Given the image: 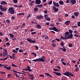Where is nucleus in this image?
Returning a JSON list of instances; mask_svg holds the SVG:
<instances>
[{"label":"nucleus","instance_id":"nucleus-1","mask_svg":"<svg viewBox=\"0 0 80 80\" xmlns=\"http://www.w3.org/2000/svg\"><path fill=\"white\" fill-rule=\"evenodd\" d=\"M46 58L44 56H43L41 58H38L32 60L33 62H45V59Z\"/></svg>","mask_w":80,"mask_h":80},{"label":"nucleus","instance_id":"nucleus-2","mask_svg":"<svg viewBox=\"0 0 80 80\" xmlns=\"http://www.w3.org/2000/svg\"><path fill=\"white\" fill-rule=\"evenodd\" d=\"M64 75H66L68 77H69L70 78H71L70 76H71V77H73V74L68 72H66V73H64Z\"/></svg>","mask_w":80,"mask_h":80},{"label":"nucleus","instance_id":"nucleus-3","mask_svg":"<svg viewBox=\"0 0 80 80\" xmlns=\"http://www.w3.org/2000/svg\"><path fill=\"white\" fill-rule=\"evenodd\" d=\"M8 11L10 12V13L13 15L15 13V10L13 9L12 7H11L8 9Z\"/></svg>","mask_w":80,"mask_h":80},{"label":"nucleus","instance_id":"nucleus-4","mask_svg":"<svg viewBox=\"0 0 80 80\" xmlns=\"http://www.w3.org/2000/svg\"><path fill=\"white\" fill-rule=\"evenodd\" d=\"M26 40H27V41H28L29 43H34L36 42L35 40H32V38H27Z\"/></svg>","mask_w":80,"mask_h":80},{"label":"nucleus","instance_id":"nucleus-5","mask_svg":"<svg viewBox=\"0 0 80 80\" xmlns=\"http://www.w3.org/2000/svg\"><path fill=\"white\" fill-rule=\"evenodd\" d=\"M48 29L49 30H52L56 32H59V30H58V29L57 28L55 27H54L52 28L51 27L49 28Z\"/></svg>","mask_w":80,"mask_h":80},{"label":"nucleus","instance_id":"nucleus-6","mask_svg":"<svg viewBox=\"0 0 80 80\" xmlns=\"http://www.w3.org/2000/svg\"><path fill=\"white\" fill-rule=\"evenodd\" d=\"M53 4L54 7H60V4L58 3H56L55 2H53Z\"/></svg>","mask_w":80,"mask_h":80},{"label":"nucleus","instance_id":"nucleus-7","mask_svg":"<svg viewBox=\"0 0 80 80\" xmlns=\"http://www.w3.org/2000/svg\"><path fill=\"white\" fill-rule=\"evenodd\" d=\"M43 18V16L42 15H38L37 16V19H38V20H41V19H42Z\"/></svg>","mask_w":80,"mask_h":80},{"label":"nucleus","instance_id":"nucleus-8","mask_svg":"<svg viewBox=\"0 0 80 80\" xmlns=\"http://www.w3.org/2000/svg\"><path fill=\"white\" fill-rule=\"evenodd\" d=\"M52 8L53 10H54L55 12H57L58 11V9L57 8H56V7L54 6H52Z\"/></svg>","mask_w":80,"mask_h":80},{"label":"nucleus","instance_id":"nucleus-9","mask_svg":"<svg viewBox=\"0 0 80 80\" xmlns=\"http://www.w3.org/2000/svg\"><path fill=\"white\" fill-rule=\"evenodd\" d=\"M70 2L72 5H75L76 3V0H70Z\"/></svg>","mask_w":80,"mask_h":80},{"label":"nucleus","instance_id":"nucleus-10","mask_svg":"<svg viewBox=\"0 0 80 80\" xmlns=\"http://www.w3.org/2000/svg\"><path fill=\"white\" fill-rule=\"evenodd\" d=\"M35 3L37 5H39L41 3V1L40 0H36L35 1Z\"/></svg>","mask_w":80,"mask_h":80},{"label":"nucleus","instance_id":"nucleus-11","mask_svg":"<svg viewBox=\"0 0 80 80\" xmlns=\"http://www.w3.org/2000/svg\"><path fill=\"white\" fill-rule=\"evenodd\" d=\"M28 76L29 77H30V78L31 80H33L34 79V77H33V75L32 74V75H30L29 74H28Z\"/></svg>","mask_w":80,"mask_h":80},{"label":"nucleus","instance_id":"nucleus-12","mask_svg":"<svg viewBox=\"0 0 80 80\" xmlns=\"http://www.w3.org/2000/svg\"><path fill=\"white\" fill-rule=\"evenodd\" d=\"M1 5H7V3L5 1H2L0 2Z\"/></svg>","mask_w":80,"mask_h":80},{"label":"nucleus","instance_id":"nucleus-13","mask_svg":"<svg viewBox=\"0 0 80 80\" xmlns=\"http://www.w3.org/2000/svg\"><path fill=\"white\" fill-rule=\"evenodd\" d=\"M68 38H72L73 37V35L72 34H71L70 35H68Z\"/></svg>","mask_w":80,"mask_h":80},{"label":"nucleus","instance_id":"nucleus-14","mask_svg":"<svg viewBox=\"0 0 80 80\" xmlns=\"http://www.w3.org/2000/svg\"><path fill=\"white\" fill-rule=\"evenodd\" d=\"M53 73H55V74H56V75H57V76H60V75H62V74L57 72H53Z\"/></svg>","mask_w":80,"mask_h":80},{"label":"nucleus","instance_id":"nucleus-15","mask_svg":"<svg viewBox=\"0 0 80 80\" xmlns=\"http://www.w3.org/2000/svg\"><path fill=\"white\" fill-rule=\"evenodd\" d=\"M60 50H62V51L64 52H66V50L65 49V47H63L62 48H60Z\"/></svg>","mask_w":80,"mask_h":80},{"label":"nucleus","instance_id":"nucleus-16","mask_svg":"<svg viewBox=\"0 0 80 80\" xmlns=\"http://www.w3.org/2000/svg\"><path fill=\"white\" fill-rule=\"evenodd\" d=\"M7 8H3L2 10H1V12H5L7 11Z\"/></svg>","mask_w":80,"mask_h":80},{"label":"nucleus","instance_id":"nucleus-17","mask_svg":"<svg viewBox=\"0 0 80 80\" xmlns=\"http://www.w3.org/2000/svg\"><path fill=\"white\" fill-rule=\"evenodd\" d=\"M74 14L76 17H78V16L79 15V13L78 12H75Z\"/></svg>","mask_w":80,"mask_h":80},{"label":"nucleus","instance_id":"nucleus-18","mask_svg":"<svg viewBox=\"0 0 80 80\" xmlns=\"http://www.w3.org/2000/svg\"><path fill=\"white\" fill-rule=\"evenodd\" d=\"M70 21H67L65 22H64V23H65V24H66L67 25H68L70 24Z\"/></svg>","mask_w":80,"mask_h":80},{"label":"nucleus","instance_id":"nucleus-19","mask_svg":"<svg viewBox=\"0 0 80 80\" xmlns=\"http://www.w3.org/2000/svg\"><path fill=\"white\" fill-rule=\"evenodd\" d=\"M9 35L10 36V37L12 38H13L14 37V35L12 34V33H9Z\"/></svg>","mask_w":80,"mask_h":80},{"label":"nucleus","instance_id":"nucleus-20","mask_svg":"<svg viewBox=\"0 0 80 80\" xmlns=\"http://www.w3.org/2000/svg\"><path fill=\"white\" fill-rule=\"evenodd\" d=\"M64 3V2H63V1H60L59 2V4L60 5H63V3Z\"/></svg>","mask_w":80,"mask_h":80},{"label":"nucleus","instance_id":"nucleus-21","mask_svg":"<svg viewBox=\"0 0 80 80\" xmlns=\"http://www.w3.org/2000/svg\"><path fill=\"white\" fill-rule=\"evenodd\" d=\"M36 27L37 28H41V26L39 24H37Z\"/></svg>","mask_w":80,"mask_h":80},{"label":"nucleus","instance_id":"nucleus-22","mask_svg":"<svg viewBox=\"0 0 80 80\" xmlns=\"http://www.w3.org/2000/svg\"><path fill=\"white\" fill-rule=\"evenodd\" d=\"M24 13H19L18 14V16H20V15H24Z\"/></svg>","mask_w":80,"mask_h":80},{"label":"nucleus","instance_id":"nucleus-23","mask_svg":"<svg viewBox=\"0 0 80 80\" xmlns=\"http://www.w3.org/2000/svg\"><path fill=\"white\" fill-rule=\"evenodd\" d=\"M6 22L7 23H10V21L9 19H7L6 20Z\"/></svg>","mask_w":80,"mask_h":80},{"label":"nucleus","instance_id":"nucleus-24","mask_svg":"<svg viewBox=\"0 0 80 80\" xmlns=\"http://www.w3.org/2000/svg\"><path fill=\"white\" fill-rule=\"evenodd\" d=\"M45 75H47V76H49V77H52V76L50 75L48 73H45Z\"/></svg>","mask_w":80,"mask_h":80},{"label":"nucleus","instance_id":"nucleus-25","mask_svg":"<svg viewBox=\"0 0 80 80\" xmlns=\"http://www.w3.org/2000/svg\"><path fill=\"white\" fill-rule=\"evenodd\" d=\"M37 7H39V8H41V7H43V5H37Z\"/></svg>","mask_w":80,"mask_h":80},{"label":"nucleus","instance_id":"nucleus-26","mask_svg":"<svg viewBox=\"0 0 80 80\" xmlns=\"http://www.w3.org/2000/svg\"><path fill=\"white\" fill-rule=\"evenodd\" d=\"M15 54H13L12 55V58L13 59H15Z\"/></svg>","mask_w":80,"mask_h":80},{"label":"nucleus","instance_id":"nucleus-27","mask_svg":"<svg viewBox=\"0 0 80 80\" xmlns=\"http://www.w3.org/2000/svg\"><path fill=\"white\" fill-rule=\"evenodd\" d=\"M69 32L70 33L72 34V33H73V30L69 29Z\"/></svg>","mask_w":80,"mask_h":80},{"label":"nucleus","instance_id":"nucleus-28","mask_svg":"<svg viewBox=\"0 0 80 80\" xmlns=\"http://www.w3.org/2000/svg\"><path fill=\"white\" fill-rule=\"evenodd\" d=\"M34 11H38V9L37 8H34Z\"/></svg>","mask_w":80,"mask_h":80},{"label":"nucleus","instance_id":"nucleus-29","mask_svg":"<svg viewBox=\"0 0 80 80\" xmlns=\"http://www.w3.org/2000/svg\"><path fill=\"white\" fill-rule=\"evenodd\" d=\"M13 2L14 3H17L18 2V0H13Z\"/></svg>","mask_w":80,"mask_h":80},{"label":"nucleus","instance_id":"nucleus-30","mask_svg":"<svg viewBox=\"0 0 80 80\" xmlns=\"http://www.w3.org/2000/svg\"><path fill=\"white\" fill-rule=\"evenodd\" d=\"M53 70H54V71H55V72H57V71H58V72H60V70L57 69H53Z\"/></svg>","mask_w":80,"mask_h":80},{"label":"nucleus","instance_id":"nucleus-31","mask_svg":"<svg viewBox=\"0 0 80 80\" xmlns=\"http://www.w3.org/2000/svg\"><path fill=\"white\" fill-rule=\"evenodd\" d=\"M64 38L65 40H66V39H67V38H68V36H67V35H65Z\"/></svg>","mask_w":80,"mask_h":80},{"label":"nucleus","instance_id":"nucleus-32","mask_svg":"<svg viewBox=\"0 0 80 80\" xmlns=\"http://www.w3.org/2000/svg\"><path fill=\"white\" fill-rule=\"evenodd\" d=\"M3 6H2V5H0V10H2V9H3Z\"/></svg>","mask_w":80,"mask_h":80},{"label":"nucleus","instance_id":"nucleus-33","mask_svg":"<svg viewBox=\"0 0 80 80\" xmlns=\"http://www.w3.org/2000/svg\"><path fill=\"white\" fill-rule=\"evenodd\" d=\"M31 54H32V55H34V57H37V54L35 53H32Z\"/></svg>","mask_w":80,"mask_h":80},{"label":"nucleus","instance_id":"nucleus-34","mask_svg":"<svg viewBox=\"0 0 80 80\" xmlns=\"http://www.w3.org/2000/svg\"><path fill=\"white\" fill-rule=\"evenodd\" d=\"M74 33H77V34H79L78 32H77V31H74Z\"/></svg>","mask_w":80,"mask_h":80},{"label":"nucleus","instance_id":"nucleus-35","mask_svg":"<svg viewBox=\"0 0 80 80\" xmlns=\"http://www.w3.org/2000/svg\"><path fill=\"white\" fill-rule=\"evenodd\" d=\"M72 46L73 45H72V43H70L68 45V46L69 47H72Z\"/></svg>","mask_w":80,"mask_h":80},{"label":"nucleus","instance_id":"nucleus-36","mask_svg":"<svg viewBox=\"0 0 80 80\" xmlns=\"http://www.w3.org/2000/svg\"><path fill=\"white\" fill-rule=\"evenodd\" d=\"M65 34L66 35H69V32H66L65 33Z\"/></svg>","mask_w":80,"mask_h":80},{"label":"nucleus","instance_id":"nucleus-37","mask_svg":"<svg viewBox=\"0 0 80 80\" xmlns=\"http://www.w3.org/2000/svg\"><path fill=\"white\" fill-rule=\"evenodd\" d=\"M12 52L14 53H17L18 52L15 50V49H13V50H12Z\"/></svg>","mask_w":80,"mask_h":80},{"label":"nucleus","instance_id":"nucleus-38","mask_svg":"<svg viewBox=\"0 0 80 80\" xmlns=\"http://www.w3.org/2000/svg\"><path fill=\"white\" fill-rule=\"evenodd\" d=\"M19 52H21V53H22V52H23V50L21 49H20L19 50Z\"/></svg>","mask_w":80,"mask_h":80},{"label":"nucleus","instance_id":"nucleus-39","mask_svg":"<svg viewBox=\"0 0 80 80\" xmlns=\"http://www.w3.org/2000/svg\"><path fill=\"white\" fill-rule=\"evenodd\" d=\"M2 56L3 57H5V56H6V54H5V52H3Z\"/></svg>","mask_w":80,"mask_h":80},{"label":"nucleus","instance_id":"nucleus-40","mask_svg":"<svg viewBox=\"0 0 80 80\" xmlns=\"http://www.w3.org/2000/svg\"><path fill=\"white\" fill-rule=\"evenodd\" d=\"M52 45L53 47H56V45L54 43H53Z\"/></svg>","mask_w":80,"mask_h":80},{"label":"nucleus","instance_id":"nucleus-41","mask_svg":"<svg viewBox=\"0 0 80 80\" xmlns=\"http://www.w3.org/2000/svg\"><path fill=\"white\" fill-rule=\"evenodd\" d=\"M8 70H10V68H11V67H7L6 68Z\"/></svg>","mask_w":80,"mask_h":80},{"label":"nucleus","instance_id":"nucleus-42","mask_svg":"<svg viewBox=\"0 0 80 80\" xmlns=\"http://www.w3.org/2000/svg\"><path fill=\"white\" fill-rule=\"evenodd\" d=\"M52 3V1H50L48 3V5H51Z\"/></svg>","mask_w":80,"mask_h":80},{"label":"nucleus","instance_id":"nucleus-43","mask_svg":"<svg viewBox=\"0 0 80 80\" xmlns=\"http://www.w3.org/2000/svg\"><path fill=\"white\" fill-rule=\"evenodd\" d=\"M46 20L48 21H50V18H46Z\"/></svg>","mask_w":80,"mask_h":80},{"label":"nucleus","instance_id":"nucleus-44","mask_svg":"<svg viewBox=\"0 0 80 80\" xmlns=\"http://www.w3.org/2000/svg\"><path fill=\"white\" fill-rule=\"evenodd\" d=\"M48 12V11L47 10H45L44 11V13H45V14H47V13Z\"/></svg>","mask_w":80,"mask_h":80},{"label":"nucleus","instance_id":"nucleus-45","mask_svg":"<svg viewBox=\"0 0 80 80\" xmlns=\"http://www.w3.org/2000/svg\"><path fill=\"white\" fill-rule=\"evenodd\" d=\"M48 15L47 14H45L44 15V17H45V18H47V17H48Z\"/></svg>","mask_w":80,"mask_h":80},{"label":"nucleus","instance_id":"nucleus-46","mask_svg":"<svg viewBox=\"0 0 80 80\" xmlns=\"http://www.w3.org/2000/svg\"><path fill=\"white\" fill-rule=\"evenodd\" d=\"M32 17V16H31L30 14H28V16H27V18H29V17Z\"/></svg>","mask_w":80,"mask_h":80},{"label":"nucleus","instance_id":"nucleus-47","mask_svg":"<svg viewBox=\"0 0 80 80\" xmlns=\"http://www.w3.org/2000/svg\"><path fill=\"white\" fill-rule=\"evenodd\" d=\"M36 33V32H32L31 33V34H32V35H33L34 34H35Z\"/></svg>","mask_w":80,"mask_h":80},{"label":"nucleus","instance_id":"nucleus-48","mask_svg":"<svg viewBox=\"0 0 80 80\" xmlns=\"http://www.w3.org/2000/svg\"><path fill=\"white\" fill-rule=\"evenodd\" d=\"M45 24L46 25H50V23L48 22H47L45 23Z\"/></svg>","mask_w":80,"mask_h":80},{"label":"nucleus","instance_id":"nucleus-49","mask_svg":"<svg viewBox=\"0 0 80 80\" xmlns=\"http://www.w3.org/2000/svg\"><path fill=\"white\" fill-rule=\"evenodd\" d=\"M3 33L0 32V36H3Z\"/></svg>","mask_w":80,"mask_h":80},{"label":"nucleus","instance_id":"nucleus-50","mask_svg":"<svg viewBox=\"0 0 80 80\" xmlns=\"http://www.w3.org/2000/svg\"><path fill=\"white\" fill-rule=\"evenodd\" d=\"M78 26V27H79L80 26V22H78L77 23Z\"/></svg>","mask_w":80,"mask_h":80},{"label":"nucleus","instance_id":"nucleus-51","mask_svg":"<svg viewBox=\"0 0 80 80\" xmlns=\"http://www.w3.org/2000/svg\"><path fill=\"white\" fill-rule=\"evenodd\" d=\"M45 38V39H46V40H47V39H48V36H46V37Z\"/></svg>","mask_w":80,"mask_h":80},{"label":"nucleus","instance_id":"nucleus-52","mask_svg":"<svg viewBox=\"0 0 80 80\" xmlns=\"http://www.w3.org/2000/svg\"><path fill=\"white\" fill-rule=\"evenodd\" d=\"M74 37H79V36L77 35V34H75L74 35Z\"/></svg>","mask_w":80,"mask_h":80},{"label":"nucleus","instance_id":"nucleus-53","mask_svg":"<svg viewBox=\"0 0 80 80\" xmlns=\"http://www.w3.org/2000/svg\"><path fill=\"white\" fill-rule=\"evenodd\" d=\"M66 2L67 3H70V0H67Z\"/></svg>","mask_w":80,"mask_h":80},{"label":"nucleus","instance_id":"nucleus-54","mask_svg":"<svg viewBox=\"0 0 80 80\" xmlns=\"http://www.w3.org/2000/svg\"><path fill=\"white\" fill-rule=\"evenodd\" d=\"M5 40H6V41H8V37H6L5 38Z\"/></svg>","mask_w":80,"mask_h":80},{"label":"nucleus","instance_id":"nucleus-55","mask_svg":"<svg viewBox=\"0 0 80 80\" xmlns=\"http://www.w3.org/2000/svg\"><path fill=\"white\" fill-rule=\"evenodd\" d=\"M3 13L2 11H0V15H3Z\"/></svg>","mask_w":80,"mask_h":80},{"label":"nucleus","instance_id":"nucleus-56","mask_svg":"<svg viewBox=\"0 0 80 80\" xmlns=\"http://www.w3.org/2000/svg\"><path fill=\"white\" fill-rule=\"evenodd\" d=\"M7 57L6 58H3L4 60H6L7 58H8V57H7L8 56L7 55Z\"/></svg>","mask_w":80,"mask_h":80},{"label":"nucleus","instance_id":"nucleus-57","mask_svg":"<svg viewBox=\"0 0 80 80\" xmlns=\"http://www.w3.org/2000/svg\"><path fill=\"white\" fill-rule=\"evenodd\" d=\"M3 52L5 53L7 55V51H5V52Z\"/></svg>","mask_w":80,"mask_h":80},{"label":"nucleus","instance_id":"nucleus-58","mask_svg":"<svg viewBox=\"0 0 80 80\" xmlns=\"http://www.w3.org/2000/svg\"><path fill=\"white\" fill-rule=\"evenodd\" d=\"M12 67H17V66H16L14 64H12Z\"/></svg>","mask_w":80,"mask_h":80},{"label":"nucleus","instance_id":"nucleus-59","mask_svg":"<svg viewBox=\"0 0 80 80\" xmlns=\"http://www.w3.org/2000/svg\"><path fill=\"white\" fill-rule=\"evenodd\" d=\"M16 51H18V50H19V48H16Z\"/></svg>","mask_w":80,"mask_h":80},{"label":"nucleus","instance_id":"nucleus-60","mask_svg":"<svg viewBox=\"0 0 80 80\" xmlns=\"http://www.w3.org/2000/svg\"><path fill=\"white\" fill-rule=\"evenodd\" d=\"M62 64H63V65H66V63H65V62H62Z\"/></svg>","mask_w":80,"mask_h":80},{"label":"nucleus","instance_id":"nucleus-61","mask_svg":"<svg viewBox=\"0 0 80 80\" xmlns=\"http://www.w3.org/2000/svg\"><path fill=\"white\" fill-rule=\"evenodd\" d=\"M6 45H10V43L8 42H7L6 43Z\"/></svg>","mask_w":80,"mask_h":80},{"label":"nucleus","instance_id":"nucleus-62","mask_svg":"<svg viewBox=\"0 0 80 80\" xmlns=\"http://www.w3.org/2000/svg\"><path fill=\"white\" fill-rule=\"evenodd\" d=\"M56 40H57L58 42H60V39L58 38L56 39Z\"/></svg>","mask_w":80,"mask_h":80},{"label":"nucleus","instance_id":"nucleus-63","mask_svg":"<svg viewBox=\"0 0 80 80\" xmlns=\"http://www.w3.org/2000/svg\"><path fill=\"white\" fill-rule=\"evenodd\" d=\"M61 39H63V40H64V39H65V38H64V37H63V36H61Z\"/></svg>","mask_w":80,"mask_h":80},{"label":"nucleus","instance_id":"nucleus-64","mask_svg":"<svg viewBox=\"0 0 80 80\" xmlns=\"http://www.w3.org/2000/svg\"><path fill=\"white\" fill-rule=\"evenodd\" d=\"M61 46H63V42H61Z\"/></svg>","mask_w":80,"mask_h":80}]
</instances>
